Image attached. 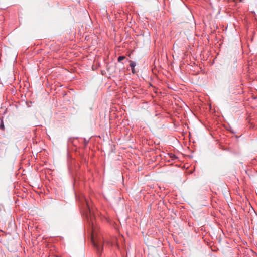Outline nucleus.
<instances>
[{
	"instance_id": "obj_1",
	"label": "nucleus",
	"mask_w": 257,
	"mask_h": 257,
	"mask_svg": "<svg viewBox=\"0 0 257 257\" xmlns=\"http://www.w3.org/2000/svg\"><path fill=\"white\" fill-rule=\"evenodd\" d=\"M85 205L86 206V210L85 212V214H86V216L87 217L88 219V220L90 219V221L92 224V228H94L93 220L94 219V216L91 212L92 211L90 209L88 201H87L85 199ZM94 229H93L92 240L93 241V245H94V247L97 249V252H100L102 250L103 242L101 241H100L98 242H96L94 240Z\"/></svg>"
},
{
	"instance_id": "obj_2",
	"label": "nucleus",
	"mask_w": 257,
	"mask_h": 257,
	"mask_svg": "<svg viewBox=\"0 0 257 257\" xmlns=\"http://www.w3.org/2000/svg\"><path fill=\"white\" fill-rule=\"evenodd\" d=\"M130 66L131 67L132 69H133V68H135V67L136 66V63L132 61H130Z\"/></svg>"
},
{
	"instance_id": "obj_3",
	"label": "nucleus",
	"mask_w": 257,
	"mask_h": 257,
	"mask_svg": "<svg viewBox=\"0 0 257 257\" xmlns=\"http://www.w3.org/2000/svg\"><path fill=\"white\" fill-rule=\"evenodd\" d=\"M125 59V57L124 56H119L118 58V61L120 62L121 61H122L123 60Z\"/></svg>"
},
{
	"instance_id": "obj_4",
	"label": "nucleus",
	"mask_w": 257,
	"mask_h": 257,
	"mask_svg": "<svg viewBox=\"0 0 257 257\" xmlns=\"http://www.w3.org/2000/svg\"><path fill=\"white\" fill-rule=\"evenodd\" d=\"M132 73H134V74L135 73V68H133V69H132Z\"/></svg>"
}]
</instances>
